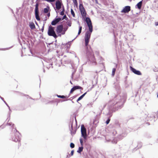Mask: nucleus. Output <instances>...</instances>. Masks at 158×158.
Returning a JSON list of instances; mask_svg holds the SVG:
<instances>
[{
    "label": "nucleus",
    "mask_w": 158,
    "mask_h": 158,
    "mask_svg": "<svg viewBox=\"0 0 158 158\" xmlns=\"http://www.w3.org/2000/svg\"><path fill=\"white\" fill-rule=\"evenodd\" d=\"M47 15L48 17H49L50 16V13L49 12L48 13V14H47Z\"/></svg>",
    "instance_id": "nucleus-44"
},
{
    "label": "nucleus",
    "mask_w": 158,
    "mask_h": 158,
    "mask_svg": "<svg viewBox=\"0 0 158 158\" xmlns=\"http://www.w3.org/2000/svg\"><path fill=\"white\" fill-rule=\"evenodd\" d=\"M116 100V99L114 98V100L110 101L107 104L104 105V107L106 106H107L108 107L110 110H111L112 108L115 105L116 103H118L117 101L115 102L114 101Z\"/></svg>",
    "instance_id": "nucleus-6"
},
{
    "label": "nucleus",
    "mask_w": 158,
    "mask_h": 158,
    "mask_svg": "<svg viewBox=\"0 0 158 158\" xmlns=\"http://www.w3.org/2000/svg\"><path fill=\"white\" fill-rule=\"evenodd\" d=\"M119 136L120 137V139H123V137L121 135L120 136Z\"/></svg>",
    "instance_id": "nucleus-50"
},
{
    "label": "nucleus",
    "mask_w": 158,
    "mask_h": 158,
    "mask_svg": "<svg viewBox=\"0 0 158 158\" xmlns=\"http://www.w3.org/2000/svg\"><path fill=\"white\" fill-rule=\"evenodd\" d=\"M57 97L58 98H65V97L64 95H57Z\"/></svg>",
    "instance_id": "nucleus-29"
},
{
    "label": "nucleus",
    "mask_w": 158,
    "mask_h": 158,
    "mask_svg": "<svg viewBox=\"0 0 158 158\" xmlns=\"http://www.w3.org/2000/svg\"><path fill=\"white\" fill-rule=\"evenodd\" d=\"M83 149V147H79L78 148V150L77 151V152L79 153H81V152L82 151Z\"/></svg>",
    "instance_id": "nucleus-20"
},
{
    "label": "nucleus",
    "mask_w": 158,
    "mask_h": 158,
    "mask_svg": "<svg viewBox=\"0 0 158 158\" xmlns=\"http://www.w3.org/2000/svg\"><path fill=\"white\" fill-rule=\"evenodd\" d=\"M39 4L38 3H36L35 5V18L38 21L40 20V18L39 16V11L38 9Z\"/></svg>",
    "instance_id": "nucleus-8"
},
{
    "label": "nucleus",
    "mask_w": 158,
    "mask_h": 158,
    "mask_svg": "<svg viewBox=\"0 0 158 158\" xmlns=\"http://www.w3.org/2000/svg\"><path fill=\"white\" fill-rule=\"evenodd\" d=\"M85 21L89 27V30H88L86 32L85 37V46L87 47L88 45L91 35L93 31V26L90 18L88 17L86 18Z\"/></svg>",
    "instance_id": "nucleus-1"
},
{
    "label": "nucleus",
    "mask_w": 158,
    "mask_h": 158,
    "mask_svg": "<svg viewBox=\"0 0 158 158\" xmlns=\"http://www.w3.org/2000/svg\"><path fill=\"white\" fill-rule=\"evenodd\" d=\"M117 138H115L112 141V143H117Z\"/></svg>",
    "instance_id": "nucleus-21"
},
{
    "label": "nucleus",
    "mask_w": 158,
    "mask_h": 158,
    "mask_svg": "<svg viewBox=\"0 0 158 158\" xmlns=\"http://www.w3.org/2000/svg\"><path fill=\"white\" fill-rule=\"evenodd\" d=\"M56 0H44V1H45L48 2H54Z\"/></svg>",
    "instance_id": "nucleus-31"
},
{
    "label": "nucleus",
    "mask_w": 158,
    "mask_h": 158,
    "mask_svg": "<svg viewBox=\"0 0 158 158\" xmlns=\"http://www.w3.org/2000/svg\"><path fill=\"white\" fill-rule=\"evenodd\" d=\"M3 102H4L6 104V102L4 100H3Z\"/></svg>",
    "instance_id": "nucleus-54"
},
{
    "label": "nucleus",
    "mask_w": 158,
    "mask_h": 158,
    "mask_svg": "<svg viewBox=\"0 0 158 158\" xmlns=\"http://www.w3.org/2000/svg\"><path fill=\"white\" fill-rule=\"evenodd\" d=\"M121 101L120 102H121V103H122L123 102V100L122 99L120 100Z\"/></svg>",
    "instance_id": "nucleus-51"
},
{
    "label": "nucleus",
    "mask_w": 158,
    "mask_h": 158,
    "mask_svg": "<svg viewBox=\"0 0 158 158\" xmlns=\"http://www.w3.org/2000/svg\"><path fill=\"white\" fill-rule=\"evenodd\" d=\"M6 106L8 107L9 110H10V107L7 104V103H6Z\"/></svg>",
    "instance_id": "nucleus-48"
},
{
    "label": "nucleus",
    "mask_w": 158,
    "mask_h": 158,
    "mask_svg": "<svg viewBox=\"0 0 158 158\" xmlns=\"http://www.w3.org/2000/svg\"><path fill=\"white\" fill-rule=\"evenodd\" d=\"M79 9L81 15L83 18L86 17V13L85 11L84 8L81 4H80Z\"/></svg>",
    "instance_id": "nucleus-9"
},
{
    "label": "nucleus",
    "mask_w": 158,
    "mask_h": 158,
    "mask_svg": "<svg viewBox=\"0 0 158 158\" xmlns=\"http://www.w3.org/2000/svg\"><path fill=\"white\" fill-rule=\"evenodd\" d=\"M63 4L59 0H57L56 2V9L57 10H60L61 7Z\"/></svg>",
    "instance_id": "nucleus-10"
},
{
    "label": "nucleus",
    "mask_w": 158,
    "mask_h": 158,
    "mask_svg": "<svg viewBox=\"0 0 158 158\" xmlns=\"http://www.w3.org/2000/svg\"><path fill=\"white\" fill-rule=\"evenodd\" d=\"M82 27L81 26H80L79 27V31H78V35L72 41H73L75 39H76L78 36V35L80 34L81 32V30H82Z\"/></svg>",
    "instance_id": "nucleus-17"
},
{
    "label": "nucleus",
    "mask_w": 158,
    "mask_h": 158,
    "mask_svg": "<svg viewBox=\"0 0 158 158\" xmlns=\"http://www.w3.org/2000/svg\"><path fill=\"white\" fill-rule=\"evenodd\" d=\"M6 106L8 107L9 110H10V107L7 104V103H6Z\"/></svg>",
    "instance_id": "nucleus-47"
},
{
    "label": "nucleus",
    "mask_w": 158,
    "mask_h": 158,
    "mask_svg": "<svg viewBox=\"0 0 158 158\" xmlns=\"http://www.w3.org/2000/svg\"><path fill=\"white\" fill-rule=\"evenodd\" d=\"M86 48V54L89 58V60L93 64H96V63L92 50L90 47L89 49L87 47Z\"/></svg>",
    "instance_id": "nucleus-2"
},
{
    "label": "nucleus",
    "mask_w": 158,
    "mask_h": 158,
    "mask_svg": "<svg viewBox=\"0 0 158 158\" xmlns=\"http://www.w3.org/2000/svg\"><path fill=\"white\" fill-rule=\"evenodd\" d=\"M44 24L43 25V26L42 28L41 29V31H42V32L44 30Z\"/></svg>",
    "instance_id": "nucleus-42"
},
{
    "label": "nucleus",
    "mask_w": 158,
    "mask_h": 158,
    "mask_svg": "<svg viewBox=\"0 0 158 158\" xmlns=\"http://www.w3.org/2000/svg\"><path fill=\"white\" fill-rule=\"evenodd\" d=\"M81 136L83 137L85 139H86L87 138V135L86 134V129L83 125H82L81 127Z\"/></svg>",
    "instance_id": "nucleus-7"
},
{
    "label": "nucleus",
    "mask_w": 158,
    "mask_h": 158,
    "mask_svg": "<svg viewBox=\"0 0 158 158\" xmlns=\"http://www.w3.org/2000/svg\"><path fill=\"white\" fill-rule=\"evenodd\" d=\"M74 90L73 89V88H72L71 89V90L70 91V93H72L74 91Z\"/></svg>",
    "instance_id": "nucleus-38"
},
{
    "label": "nucleus",
    "mask_w": 158,
    "mask_h": 158,
    "mask_svg": "<svg viewBox=\"0 0 158 158\" xmlns=\"http://www.w3.org/2000/svg\"><path fill=\"white\" fill-rule=\"evenodd\" d=\"M116 131H114L113 133V135H115L116 134Z\"/></svg>",
    "instance_id": "nucleus-43"
},
{
    "label": "nucleus",
    "mask_w": 158,
    "mask_h": 158,
    "mask_svg": "<svg viewBox=\"0 0 158 158\" xmlns=\"http://www.w3.org/2000/svg\"><path fill=\"white\" fill-rule=\"evenodd\" d=\"M70 83H71V84H72V82H71V81H70Z\"/></svg>",
    "instance_id": "nucleus-56"
},
{
    "label": "nucleus",
    "mask_w": 158,
    "mask_h": 158,
    "mask_svg": "<svg viewBox=\"0 0 158 158\" xmlns=\"http://www.w3.org/2000/svg\"><path fill=\"white\" fill-rule=\"evenodd\" d=\"M142 5V1H141L137 4L135 6V7H136V6H137L138 9H140Z\"/></svg>",
    "instance_id": "nucleus-14"
},
{
    "label": "nucleus",
    "mask_w": 158,
    "mask_h": 158,
    "mask_svg": "<svg viewBox=\"0 0 158 158\" xmlns=\"http://www.w3.org/2000/svg\"><path fill=\"white\" fill-rule=\"evenodd\" d=\"M131 10V7L129 6H126L121 11V12L124 13H128Z\"/></svg>",
    "instance_id": "nucleus-11"
},
{
    "label": "nucleus",
    "mask_w": 158,
    "mask_h": 158,
    "mask_svg": "<svg viewBox=\"0 0 158 158\" xmlns=\"http://www.w3.org/2000/svg\"><path fill=\"white\" fill-rule=\"evenodd\" d=\"M116 71V69L115 68H113L112 69V76H114V75L115 72Z\"/></svg>",
    "instance_id": "nucleus-26"
},
{
    "label": "nucleus",
    "mask_w": 158,
    "mask_h": 158,
    "mask_svg": "<svg viewBox=\"0 0 158 158\" xmlns=\"http://www.w3.org/2000/svg\"><path fill=\"white\" fill-rule=\"evenodd\" d=\"M71 12L72 15H73V17H75V14L74 11H73L72 9H71Z\"/></svg>",
    "instance_id": "nucleus-27"
},
{
    "label": "nucleus",
    "mask_w": 158,
    "mask_h": 158,
    "mask_svg": "<svg viewBox=\"0 0 158 158\" xmlns=\"http://www.w3.org/2000/svg\"><path fill=\"white\" fill-rule=\"evenodd\" d=\"M72 102L73 103V101H72Z\"/></svg>",
    "instance_id": "nucleus-58"
},
{
    "label": "nucleus",
    "mask_w": 158,
    "mask_h": 158,
    "mask_svg": "<svg viewBox=\"0 0 158 158\" xmlns=\"http://www.w3.org/2000/svg\"><path fill=\"white\" fill-rule=\"evenodd\" d=\"M71 134L72 135H73L75 133V130H73V122L72 123L71 126Z\"/></svg>",
    "instance_id": "nucleus-15"
},
{
    "label": "nucleus",
    "mask_w": 158,
    "mask_h": 158,
    "mask_svg": "<svg viewBox=\"0 0 158 158\" xmlns=\"http://www.w3.org/2000/svg\"><path fill=\"white\" fill-rule=\"evenodd\" d=\"M130 69L131 71L134 73L135 74H137V75H141V73L139 71L135 69L132 68V67L130 66Z\"/></svg>",
    "instance_id": "nucleus-12"
},
{
    "label": "nucleus",
    "mask_w": 158,
    "mask_h": 158,
    "mask_svg": "<svg viewBox=\"0 0 158 158\" xmlns=\"http://www.w3.org/2000/svg\"><path fill=\"white\" fill-rule=\"evenodd\" d=\"M75 123H76V124H77V121H76V119H75Z\"/></svg>",
    "instance_id": "nucleus-55"
},
{
    "label": "nucleus",
    "mask_w": 158,
    "mask_h": 158,
    "mask_svg": "<svg viewBox=\"0 0 158 158\" xmlns=\"http://www.w3.org/2000/svg\"><path fill=\"white\" fill-rule=\"evenodd\" d=\"M44 12L45 13H48L49 11V8H45L44 9Z\"/></svg>",
    "instance_id": "nucleus-25"
},
{
    "label": "nucleus",
    "mask_w": 158,
    "mask_h": 158,
    "mask_svg": "<svg viewBox=\"0 0 158 158\" xmlns=\"http://www.w3.org/2000/svg\"><path fill=\"white\" fill-rule=\"evenodd\" d=\"M9 48H4V49H0V50H8V49H9Z\"/></svg>",
    "instance_id": "nucleus-40"
},
{
    "label": "nucleus",
    "mask_w": 158,
    "mask_h": 158,
    "mask_svg": "<svg viewBox=\"0 0 158 158\" xmlns=\"http://www.w3.org/2000/svg\"><path fill=\"white\" fill-rule=\"evenodd\" d=\"M37 1H38L39 2H40L42 1V0H37ZM42 1H44V0H42Z\"/></svg>",
    "instance_id": "nucleus-52"
},
{
    "label": "nucleus",
    "mask_w": 158,
    "mask_h": 158,
    "mask_svg": "<svg viewBox=\"0 0 158 158\" xmlns=\"http://www.w3.org/2000/svg\"><path fill=\"white\" fill-rule=\"evenodd\" d=\"M155 25L156 26H158V22H156L155 23Z\"/></svg>",
    "instance_id": "nucleus-46"
},
{
    "label": "nucleus",
    "mask_w": 158,
    "mask_h": 158,
    "mask_svg": "<svg viewBox=\"0 0 158 158\" xmlns=\"http://www.w3.org/2000/svg\"><path fill=\"white\" fill-rule=\"evenodd\" d=\"M48 34L49 36H52L55 39L58 37L54 31V27L51 26L48 27Z\"/></svg>",
    "instance_id": "nucleus-3"
},
{
    "label": "nucleus",
    "mask_w": 158,
    "mask_h": 158,
    "mask_svg": "<svg viewBox=\"0 0 158 158\" xmlns=\"http://www.w3.org/2000/svg\"><path fill=\"white\" fill-rule=\"evenodd\" d=\"M73 3L75 4H77V0H73Z\"/></svg>",
    "instance_id": "nucleus-37"
},
{
    "label": "nucleus",
    "mask_w": 158,
    "mask_h": 158,
    "mask_svg": "<svg viewBox=\"0 0 158 158\" xmlns=\"http://www.w3.org/2000/svg\"><path fill=\"white\" fill-rule=\"evenodd\" d=\"M67 25L69 27H70L71 25V23L70 22H68L67 23Z\"/></svg>",
    "instance_id": "nucleus-33"
},
{
    "label": "nucleus",
    "mask_w": 158,
    "mask_h": 158,
    "mask_svg": "<svg viewBox=\"0 0 158 158\" xmlns=\"http://www.w3.org/2000/svg\"><path fill=\"white\" fill-rule=\"evenodd\" d=\"M80 142L81 145V146H83V141L82 139L81 138V139H80Z\"/></svg>",
    "instance_id": "nucleus-32"
},
{
    "label": "nucleus",
    "mask_w": 158,
    "mask_h": 158,
    "mask_svg": "<svg viewBox=\"0 0 158 158\" xmlns=\"http://www.w3.org/2000/svg\"><path fill=\"white\" fill-rule=\"evenodd\" d=\"M63 27L62 25H60L57 26L56 31L58 35V36H61V35L64 34V31H63Z\"/></svg>",
    "instance_id": "nucleus-5"
},
{
    "label": "nucleus",
    "mask_w": 158,
    "mask_h": 158,
    "mask_svg": "<svg viewBox=\"0 0 158 158\" xmlns=\"http://www.w3.org/2000/svg\"><path fill=\"white\" fill-rule=\"evenodd\" d=\"M74 90L78 89H80L81 88V87L79 86H75L72 88Z\"/></svg>",
    "instance_id": "nucleus-19"
},
{
    "label": "nucleus",
    "mask_w": 158,
    "mask_h": 158,
    "mask_svg": "<svg viewBox=\"0 0 158 158\" xmlns=\"http://www.w3.org/2000/svg\"><path fill=\"white\" fill-rule=\"evenodd\" d=\"M73 153H74V151L73 150H72L71 152V156H72L73 155Z\"/></svg>",
    "instance_id": "nucleus-41"
},
{
    "label": "nucleus",
    "mask_w": 158,
    "mask_h": 158,
    "mask_svg": "<svg viewBox=\"0 0 158 158\" xmlns=\"http://www.w3.org/2000/svg\"><path fill=\"white\" fill-rule=\"evenodd\" d=\"M57 23L55 20V19H54L52 21L51 24L52 25H55Z\"/></svg>",
    "instance_id": "nucleus-22"
},
{
    "label": "nucleus",
    "mask_w": 158,
    "mask_h": 158,
    "mask_svg": "<svg viewBox=\"0 0 158 158\" xmlns=\"http://www.w3.org/2000/svg\"><path fill=\"white\" fill-rule=\"evenodd\" d=\"M67 17L66 16V15H64V16L63 17L62 19V20H63V19H66V18H67Z\"/></svg>",
    "instance_id": "nucleus-39"
},
{
    "label": "nucleus",
    "mask_w": 158,
    "mask_h": 158,
    "mask_svg": "<svg viewBox=\"0 0 158 158\" xmlns=\"http://www.w3.org/2000/svg\"><path fill=\"white\" fill-rule=\"evenodd\" d=\"M74 144L72 143H70V147L72 148H73L74 147Z\"/></svg>",
    "instance_id": "nucleus-30"
},
{
    "label": "nucleus",
    "mask_w": 158,
    "mask_h": 158,
    "mask_svg": "<svg viewBox=\"0 0 158 158\" xmlns=\"http://www.w3.org/2000/svg\"><path fill=\"white\" fill-rule=\"evenodd\" d=\"M8 125L9 126H13V125H14V124H13L12 123H8Z\"/></svg>",
    "instance_id": "nucleus-35"
},
{
    "label": "nucleus",
    "mask_w": 158,
    "mask_h": 158,
    "mask_svg": "<svg viewBox=\"0 0 158 158\" xmlns=\"http://www.w3.org/2000/svg\"><path fill=\"white\" fill-rule=\"evenodd\" d=\"M62 11H64V6L63 5H62Z\"/></svg>",
    "instance_id": "nucleus-45"
},
{
    "label": "nucleus",
    "mask_w": 158,
    "mask_h": 158,
    "mask_svg": "<svg viewBox=\"0 0 158 158\" xmlns=\"http://www.w3.org/2000/svg\"><path fill=\"white\" fill-rule=\"evenodd\" d=\"M117 98H119V96H117Z\"/></svg>",
    "instance_id": "nucleus-53"
},
{
    "label": "nucleus",
    "mask_w": 158,
    "mask_h": 158,
    "mask_svg": "<svg viewBox=\"0 0 158 158\" xmlns=\"http://www.w3.org/2000/svg\"><path fill=\"white\" fill-rule=\"evenodd\" d=\"M0 98H1V99H2L3 101V100H4V98H2V97H1L0 96Z\"/></svg>",
    "instance_id": "nucleus-49"
},
{
    "label": "nucleus",
    "mask_w": 158,
    "mask_h": 158,
    "mask_svg": "<svg viewBox=\"0 0 158 158\" xmlns=\"http://www.w3.org/2000/svg\"><path fill=\"white\" fill-rule=\"evenodd\" d=\"M105 137L106 141L109 142L110 140V137L109 135H107L105 136Z\"/></svg>",
    "instance_id": "nucleus-18"
},
{
    "label": "nucleus",
    "mask_w": 158,
    "mask_h": 158,
    "mask_svg": "<svg viewBox=\"0 0 158 158\" xmlns=\"http://www.w3.org/2000/svg\"><path fill=\"white\" fill-rule=\"evenodd\" d=\"M64 11L62 10L60 13V15H63L64 14Z\"/></svg>",
    "instance_id": "nucleus-36"
},
{
    "label": "nucleus",
    "mask_w": 158,
    "mask_h": 158,
    "mask_svg": "<svg viewBox=\"0 0 158 158\" xmlns=\"http://www.w3.org/2000/svg\"><path fill=\"white\" fill-rule=\"evenodd\" d=\"M16 131L14 135L12 136V140L15 142H19L20 140V134L19 132L17 131L16 129H14V131Z\"/></svg>",
    "instance_id": "nucleus-4"
},
{
    "label": "nucleus",
    "mask_w": 158,
    "mask_h": 158,
    "mask_svg": "<svg viewBox=\"0 0 158 158\" xmlns=\"http://www.w3.org/2000/svg\"><path fill=\"white\" fill-rule=\"evenodd\" d=\"M68 26H66L64 27H63V31H64V34H65V32L68 29Z\"/></svg>",
    "instance_id": "nucleus-24"
},
{
    "label": "nucleus",
    "mask_w": 158,
    "mask_h": 158,
    "mask_svg": "<svg viewBox=\"0 0 158 158\" xmlns=\"http://www.w3.org/2000/svg\"><path fill=\"white\" fill-rule=\"evenodd\" d=\"M46 19H45V20H46Z\"/></svg>",
    "instance_id": "nucleus-57"
},
{
    "label": "nucleus",
    "mask_w": 158,
    "mask_h": 158,
    "mask_svg": "<svg viewBox=\"0 0 158 158\" xmlns=\"http://www.w3.org/2000/svg\"><path fill=\"white\" fill-rule=\"evenodd\" d=\"M29 26L31 29H34L35 28V24L33 22H30Z\"/></svg>",
    "instance_id": "nucleus-13"
},
{
    "label": "nucleus",
    "mask_w": 158,
    "mask_h": 158,
    "mask_svg": "<svg viewBox=\"0 0 158 158\" xmlns=\"http://www.w3.org/2000/svg\"><path fill=\"white\" fill-rule=\"evenodd\" d=\"M87 92H85V93H84L83 94H82L81 96L80 97L78 98L77 100V102H78V101L80 100H81L83 97L85 96V95L86 94Z\"/></svg>",
    "instance_id": "nucleus-16"
},
{
    "label": "nucleus",
    "mask_w": 158,
    "mask_h": 158,
    "mask_svg": "<svg viewBox=\"0 0 158 158\" xmlns=\"http://www.w3.org/2000/svg\"><path fill=\"white\" fill-rule=\"evenodd\" d=\"M55 20L58 23L61 20V19L60 18H59L55 19Z\"/></svg>",
    "instance_id": "nucleus-28"
},
{
    "label": "nucleus",
    "mask_w": 158,
    "mask_h": 158,
    "mask_svg": "<svg viewBox=\"0 0 158 158\" xmlns=\"http://www.w3.org/2000/svg\"><path fill=\"white\" fill-rule=\"evenodd\" d=\"M110 120V119L108 118L107 119V120L106 121V123L107 124H108L109 123Z\"/></svg>",
    "instance_id": "nucleus-34"
},
{
    "label": "nucleus",
    "mask_w": 158,
    "mask_h": 158,
    "mask_svg": "<svg viewBox=\"0 0 158 158\" xmlns=\"http://www.w3.org/2000/svg\"><path fill=\"white\" fill-rule=\"evenodd\" d=\"M57 23L55 20V19H54L52 21L51 24L52 25H55Z\"/></svg>",
    "instance_id": "nucleus-23"
}]
</instances>
